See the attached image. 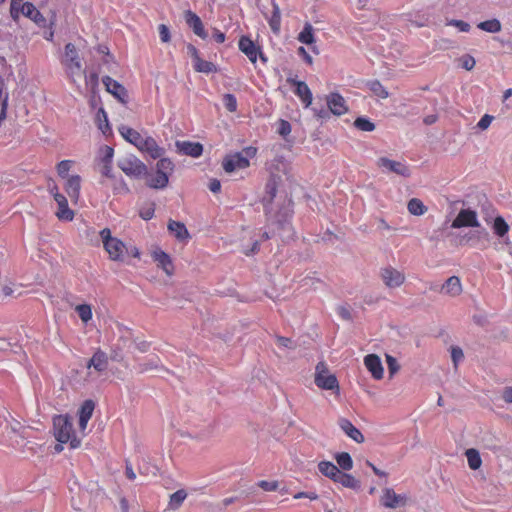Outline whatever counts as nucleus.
Wrapping results in <instances>:
<instances>
[{
    "label": "nucleus",
    "mask_w": 512,
    "mask_h": 512,
    "mask_svg": "<svg viewBox=\"0 0 512 512\" xmlns=\"http://www.w3.org/2000/svg\"><path fill=\"white\" fill-rule=\"evenodd\" d=\"M20 14H23L24 16L30 18L35 23H40L44 21L43 15L30 2L21 3V5L19 6V15Z\"/></svg>",
    "instance_id": "nucleus-28"
},
{
    "label": "nucleus",
    "mask_w": 512,
    "mask_h": 512,
    "mask_svg": "<svg viewBox=\"0 0 512 512\" xmlns=\"http://www.w3.org/2000/svg\"><path fill=\"white\" fill-rule=\"evenodd\" d=\"M465 455H466L468 466L470 469L477 470L481 467L482 459H481L480 453L477 449H475V448L467 449L465 452Z\"/></svg>",
    "instance_id": "nucleus-35"
},
{
    "label": "nucleus",
    "mask_w": 512,
    "mask_h": 512,
    "mask_svg": "<svg viewBox=\"0 0 512 512\" xmlns=\"http://www.w3.org/2000/svg\"><path fill=\"white\" fill-rule=\"evenodd\" d=\"M100 237L109 259L116 262L124 261L125 254L128 252L125 243L116 237H112L109 228L102 229L100 231Z\"/></svg>",
    "instance_id": "nucleus-5"
},
{
    "label": "nucleus",
    "mask_w": 512,
    "mask_h": 512,
    "mask_svg": "<svg viewBox=\"0 0 512 512\" xmlns=\"http://www.w3.org/2000/svg\"><path fill=\"white\" fill-rule=\"evenodd\" d=\"M53 435L59 443H69L71 449L81 445V439L76 436L72 418L68 414L55 415L52 419Z\"/></svg>",
    "instance_id": "nucleus-1"
},
{
    "label": "nucleus",
    "mask_w": 512,
    "mask_h": 512,
    "mask_svg": "<svg viewBox=\"0 0 512 512\" xmlns=\"http://www.w3.org/2000/svg\"><path fill=\"white\" fill-rule=\"evenodd\" d=\"M449 25L455 26L461 32H469L470 31L469 23H467L463 20H451L449 22Z\"/></svg>",
    "instance_id": "nucleus-56"
},
{
    "label": "nucleus",
    "mask_w": 512,
    "mask_h": 512,
    "mask_svg": "<svg viewBox=\"0 0 512 512\" xmlns=\"http://www.w3.org/2000/svg\"><path fill=\"white\" fill-rule=\"evenodd\" d=\"M96 124L98 129L101 130L104 135L111 134V127L108 121V116L102 107L99 108L96 113Z\"/></svg>",
    "instance_id": "nucleus-32"
},
{
    "label": "nucleus",
    "mask_w": 512,
    "mask_h": 512,
    "mask_svg": "<svg viewBox=\"0 0 512 512\" xmlns=\"http://www.w3.org/2000/svg\"><path fill=\"white\" fill-rule=\"evenodd\" d=\"M378 166L380 168L386 169L389 172H393L404 177L410 175L409 169L404 163L394 161L386 157H381L378 160Z\"/></svg>",
    "instance_id": "nucleus-18"
},
{
    "label": "nucleus",
    "mask_w": 512,
    "mask_h": 512,
    "mask_svg": "<svg viewBox=\"0 0 512 512\" xmlns=\"http://www.w3.org/2000/svg\"><path fill=\"white\" fill-rule=\"evenodd\" d=\"M187 498V492L184 489H179L173 494L170 495L169 502H168V508L170 510H177L179 509L185 499Z\"/></svg>",
    "instance_id": "nucleus-34"
},
{
    "label": "nucleus",
    "mask_w": 512,
    "mask_h": 512,
    "mask_svg": "<svg viewBox=\"0 0 512 512\" xmlns=\"http://www.w3.org/2000/svg\"><path fill=\"white\" fill-rule=\"evenodd\" d=\"M185 20L187 25L193 30V32L202 39L207 37V33L204 29V25L200 17L191 10L185 12Z\"/></svg>",
    "instance_id": "nucleus-21"
},
{
    "label": "nucleus",
    "mask_w": 512,
    "mask_h": 512,
    "mask_svg": "<svg viewBox=\"0 0 512 512\" xmlns=\"http://www.w3.org/2000/svg\"><path fill=\"white\" fill-rule=\"evenodd\" d=\"M209 189L213 193H218L221 190V183L218 179H212L209 183Z\"/></svg>",
    "instance_id": "nucleus-59"
},
{
    "label": "nucleus",
    "mask_w": 512,
    "mask_h": 512,
    "mask_svg": "<svg viewBox=\"0 0 512 512\" xmlns=\"http://www.w3.org/2000/svg\"><path fill=\"white\" fill-rule=\"evenodd\" d=\"M74 165L73 160H62L56 165V171L59 177L67 178L68 173Z\"/></svg>",
    "instance_id": "nucleus-44"
},
{
    "label": "nucleus",
    "mask_w": 512,
    "mask_h": 512,
    "mask_svg": "<svg viewBox=\"0 0 512 512\" xmlns=\"http://www.w3.org/2000/svg\"><path fill=\"white\" fill-rule=\"evenodd\" d=\"M335 460L338 467L344 471H349L353 468V460L348 452H340L335 455Z\"/></svg>",
    "instance_id": "nucleus-37"
},
{
    "label": "nucleus",
    "mask_w": 512,
    "mask_h": 512,
    "mask_svg": "<svg viewBox=\"0 0 512 512\" xmlns=\"http://www.w3.org/2000/svg\"><path fill=\"white\" fill-rule=\"evenodd\" d=\"M117 166L130 178L140 179L148 174L146 164L134 155L119 159Z\"/></svg>",
    "instance_id": "nucleus-6"
},
{
    "label": "nucleus",
    "mask_w": 512,
    "mask_h": 512,
    "mask_svg": "<svg viewBox=\"0 0 512 512\" xmlns=\"http://www.w3.org/2000/svg\"><path fill=\"white\" fill-rule=\"evenodd\" d=\"M318 470L323 476L331 479L333 482L340 472V469L338 468L337 465H335L331 461L326 460L320 461L318 463Z\"/></svg>",
    "instance_id": "nucleus-29"
},
{
    "label": "nucleus",
    "mask_w": 512,
    "mask_h": 512,
    "mask_svg": "<svg viewBox=\"0 0 512 512\" xmlns=\"http://www.w3.org/2000/svg\"><path fill=\"white\" fill-rule=\"evenodd\" d=\"M442 291L450 296H458L462 293L461 280L457 276L449 277L442 285Z\"/></svg>",
    "instance_id": "nucleus-27"
},
{
    "label": "nucleus",
    "mask_w": 512,
    "mask_h": 512,
    "mask_svg": "<svg viewBox=\"0 0 512 512\" xmlns=\"http://www.w3.org/2000/svg\"><path fill=\"white\" fill-rule=\"evenodd\" d=\"M291 339L283 336L277 337V344L282 347H290Z\"/></svg>",
    "instance_id": "nucleus-64"
},
{
    "label": "nucleus",
    "mask_w": 512,
    "mask_h": 512,
    "mask_svg": "<svg viewBox=\"0 0 512 512\" xmlns=\"http://www.w3.org/2000/svg\"><path fill=\"white\" fill-rule=\"evenodd\" d=\"M223 104L229 112H235L237 110V99L233 94H224Z\"/></svg>",
    "instance_id": "nucleus-47"
},
{
    "label": "nucleus",
    "mask_w": 512,
    "mask_h": 512,
    "mask_svg": "<svg viewBox=\"0 0 512 512\" xmlns=\"http://www.w3.org/2000/svg\"><path fill=\"white\" fill-rule=\"evenodd\" d=\"M177 147L179 151L184 155H188L194 158L200 157L203 153V146L199 142H177Z\"/></svg>",
    "instance_id": "nucleus-26"
},
{
    "label": "nucleus",
    "mask_w": 512,
    "mask_h": 512,
    "mask_svg": "<svg viewBox=\"0 0 512 512\" xmlns=\"http://www.w3.org/2000/svg\"><path fill=\"white\" fill-rule=\"evenodd\" d=\"M407 209L409 213L415 216H421L425 214L427 211V207L418 198H412L411 200H409Z\"/></svg>",
    "instance_id": "nucleus-36"
},
{
    "label": "nucleus",
    "mask_w": 512,
    "mask_h": 512,
    "mask_svg": "<svg viewBox=\"0 0 512 512\" xmlns=\"http://www.w3.org/2000/svg\"><path fill=\"white\" fill-rule=\"evenodd\" d=\"M193 67L196 72L205 74L216 73L218 71L214 63L203 60L200 56L193 61Z\"/></svg>",
    "instance_id": "nucleus-31"
},
{
    "label": "nucleus",
    "mask_w": 512,
    "mask_h": 512,
    "mask_svg": "<svg viewBox=\"0 0 512 512\" xmlns=\"http://www.w3.org/2000/svg\"><path fill=\"white\" fill-rule=\"evenodd\" d=\"M48 191L50 195L53 197V199L57 198V195H62V193L59 191L58 186L55 183L48 185Z\"/></svg>",
    "instance_id": "nucleus-61"
},
{
    "label": "nucleus",
    "mask_w": 512,
    "mask_h": 512,
    "mask_svg": "<svg viewBox=\"0 0 512 512\" xmlns=\"http://www.w3.org/2000/svg\"><path fill=\"white\" fill-rule=\"evenodd\" d=\"M213 38L217 43H223L226 39V36L223 32L218 29H215L213 32Z\"/></svg>",
    "instance_id": "nucleus-62"
},
{
    "label": "nucleus",
    "mask_w": 512,
    "mask_h": 512,
    "mask_svg": "<svg viewBox=\"0 0 512 512\" xmlns=\"http://www.w3.org/2000/svg\"><path fill=\"white\" fill-rule=\"evenodd\" d=\"M75 310L78 314V316L80 317V319L84 322V323H87L88 321H90L92 319V308L89 304H80V305H77L75 307Z\"/></svg>",
    "instance_id": "nucleus-42"
},
{
    "label": "nucleus",
    "mask_w": 512,
    "mask_h": 512,
    "mask_svg": "<svg viewBox=\"0 0 512 512\" xmlns=\"http://www.w3.org/2000/svg\"><path fill=\"white\" fill-rule=\"evenodd\" d=\"M64 190L70 197L73 203H77L80 198L81 191V177L79 175H72L65 178Z\"/></svg>",
    "instance_id": "nucleus-19"
},
{
    "label": "nucleus",
    "mask_w": 512,
    "mask_h": 512,
    "mask_svg": "<svg viewBox=\"0 0 512 512\" xmlns=\"http://www.w3.org/2000/svg\"><path fill=\"white\" fill-rule=\"evenodd\" d=\"M408 497L405 494H397L392 488H384L380 497V503L385 508L396 509L407 504Z\"/></svg>",
    "instance_id": "nucleus-10"
},
{
    "label": "nucleus",
    "mask_w": 512,
    "mask_h": 512,
    "mask_svg": "<svg viewBox=\"0 0 512 512\" xmlns=\"http://www.w3.org/2000/svg\"><path fill=\"white\" fill-rule=\"evenodd\" d=\"M327 105L330 112L337 116L344 115L348 111L344 97L336 92L327 96Z\"/></svg>",
    "instance_id": "nucleus-16"
},
{
    "label": "nucleus",
    "mask_w": 512,
    "mask_h": 512,
    "mask_svg": "<svg viewBox=\"0 0 512 512\" xmlns=\"http://www.w3.org/2000/svg\"><path fill=\"white\" fill-rule=\"evenodd\" d=\"M461 66L470 71L475 67L476 61L471 55H464L459 59Z\"/></svg>",
    "instance_id": "nucleus-50"
},
{
    "label": "nucleus",
    "mask_w": 512,
    "mask_h": 512,
    "mask_svg": "<svg viewBox=\"0 0 512 512\" xmlns=\"http://www.w3.org/2000/svg\"><path fill=\"white\" fill-rule=\"evenodd\" d=\"M339 426L342 431L351 439H353L357 443L364 442V436L361 431L355 427L352 422L346 418H342L339 420Z\"/></svg>",
    "instance_id": "nucleus-24"
},
{
    "label": "nucleus",
    "mask_w": 512,
    "mask_h": 512,
    "mask_svg": "<svg viewBox=\"0 0 512 512\" xmlns=\"http://www.w3.org/2000/svg\"><path fill=\"white\" fill-rule=\"evenodd\" d=\"M493 121V116L491 115H488V114H485L478 122L477 126L481 129V130H485L487 129L491 122Z\"/></svg>",
    "instance_id": "nucleus-57"
},
{
    "label": "nucleus",
    "mask_w": 512,
    "mask_h": 512,
    "mask_svg": "<svg viewBox=\"0 0 512 512\" xmlns=\"http://www.w3.org/2000/svg\"><path fill=\"white\" fill-rule=\"evenodd\" d=\"M334 482L350 489H358L360 487L359 480H357L353 475L344 473L342 471L339 472Z\"/></svg>",
    "instance_id": "nucleus-30"
},
{
    "label": "nucleus",
    "mask_w": 512,
    "mask_h": 512,
    "mask_svg": "<svg viewBox=\"0 0 512 512\" xmlns=\"http://www.w3.org/2000/svg\"><path fill=\"white\" fill-rule=\"evenodd\" d=\"M187 51L193 61L200 56L198 49L193 44L187 45Z\"/></svg>",
    "instance_id": "nucleus-60"
},
{
    "label": "nucleus",
    "mask_w": 512,
    "mask_h": 512,
    "mask_svg": "<svg viewBox=\"0 0 512 512\" xmlns=\"http://www.w3.org/2000/svg\"><path fill=\"white\" fill-rule=\"evenodd\" d=\"M298 54L300 56L303 57L304 61L309 64V65H312L313 63V59L312 57L310 56V54L306 51V49L303 47V46H300L297 50Z\"/></svg>",
    "instance_id": "nucleus-58"
},
{
    "label": "nucleus",
    "mask_w": 512,
    "mask_h": 512,
    "mask_svg": "<svg viewBox=\"0 0 512 512\" xmlns=\"http://www.w3.org/2000/svg\"><path fill=\"white\" fill-rule=\"evenodd\" d=\"M61 64L64 67L67 77L76 82V78L85 75L82 58L80 57L76 46L73 43H67L61 58Z\"/></svg>",
    "instance_id": "nucleus-2"
},
{
    "label": "nucleus",
    "mask_w": 512,
    "mask_h": 512,
    "mask_svg": "<svg viewBox=\"0 0 512 512\" xmlns=\"http://www.w3.org/2000/svg\"><path fill=\"white\" fill-rule=\"evenodd\" d=\"M261 489L264 491H275L278 488V482L277 481H266L261 480L257 484Z\"/></svg>",
    "instance_id": "nucleus-51"
},
{
    "label": "nucleus",
    "mask_w": 512,
    "mask_h": 512,
    "mask_svg": "<svg viewBox=\"0 0 512 512\" xmlns=\"http://www.w3.org/2000/svg\"><path fill=\"white\" fill-rule=\"evenodd\" d=\"M142 153L149 155L152 159L161 158L164 154V148L160 147L156 140L151 136H145V141L143 142V148L141 149Z\"/></svg>",
    "instance_id": "nucleus-23"
},
{
    "label": "nucleus",
    "mask_w": 512,
    "mask_h": 512,
    "mask_svg": "<svg viewBox=\"0 0 512 512\" xmlns=\"http://www.w3.org/2000/svg\"><path fill=\"white\" fill-rule=\"evenodd\" d=\"M238 48L253 64L257 62L258 58H260L263 62L267 61V58L263 54L261 47L255 44L249 36L240 37L238 41Z\"/></svg>",
    "instance_id": "nucleus-9"
},
{
    "label": "nucleus",
    "mask_w": 512,
    "mask_h": 512,
    "mask_svg": "<svg viewBox=\"0 0 512 512\" xmlns=\"http://www.w3.org/2000/svg\"><path fill=\"white\" fill-rule=\"evenodd\" d=\"M159 36L163 43H167L171 39L169 28L165 24H160L158 27Z\"/></svg>",
    "instance_id": "nucleus-52"
},
{
    "label": "nucleus",
    "mask_w": 512,
    "mask_h": 512,
    "mask_svg": "<svg viewBox=\"0 0 512 512\" xmlns=\"http://www.w3.org/2000/svg\"><path fill=\"white\" fill-rule=\"evenodd\" d=\"M368 87L375 96L381 99H386L389 97V92L378 80L370 81L368 83Z\"/></svg>",
    "instance_id": "nucleus-41"
},
{
    "label": "nucleus",
    "mask_w": 512,
    "mask_h": 512,
    "mask_svg": "<svg viewBox=\"0 0 512 512\" xmlns=\"http://www.w3.org/2000/svg\"><path fill=\"white\" fill-rule=\"evenodd\" d=\"M502 397L506 403H512V387L505 388Z\"/></svg>",
    "instance_id": "nucleus-63"
},
{
    "label": "nucleus",
    "mask_w": 512,
    "mask_h": 512,
    "mask_svg": "<svg viewBox=\"0 0 512 512\" xmlns=\"http://www.w3.org/2000/svg\"><path fill=\"white\" fill-rule=\"evenodd\" d=\"M21 3H23V0H11L10 14L15 21L19 18V6Z\"/></svg>",
    "instance_id": "nucleus-55"
},
{
    "label": "nucleus",
    "mask_w": 512,
    "mask_h": 512,
    "mask_svg": "<svg viewBox=\"0 0 512 512\" xmlns=\"http://www.w3.org/2000/svg\"><path fill=\"white\" fill-rule=\"evenodd\" d=\"M477 27L489 33H498L502 28L500 21L495 18L480 22L478 23Z\"/></svg>",
    "instance_id": "nucleus-38"
},
{
    "label": "nucleus",
    "mask_w": 512,
    "mask_h": 512,
    "mask_svg": "<svg viewBox=\"0 0 512 512\" xmlns=\"http://www.w3.org/2000/svg\"><path fill=\"white\" fill-rule=\"evenodd\" d=\"M257 151L256 147L248 146L240 152L227 155L222 162L224 171L232 173L236 170L248 168L250 166V159L256 156Z\"/></svg>",
    "instance_id": "nucleus-4"
},
{
    "label": "nucleus",
    "mask_w": 512,
    "mask_h": 512,
    "mask_svg": "<svg viewBox=\"0 0 512 512\" xmlns=\"http://www.w3.org/2000/svg\"><path fill=\"white\" fill-rule=\"evenodd\" d=\"M354 126L361 131L371 132L375 129V124L369 119L364 117H358L354 121Z\"/></svg>",
    "instance_id": "nucleus-46"
},
{
    "label": "nucleus",
    "mask_w": 512,
    "mask_h": 512,
    "mask_svg": "<svg viewBox=\"0 0 512 512\" xmlns=\"http://www.w3.org/2000/svg\"><path fill=\"white\" fill-rule=\"evenodd\" d=\"M168 231L180 242H187L190 234L184 223L170 219L167 225Z\"/></svg>",
    "instance_id": "nucleus-22"
},
{
    "label": "nucleus",
    "mask_w": 512,
    "mask_h": 512,
    "mask_svg": "<svg viewBox=\"0 0 512 512\" xmlns=\"http://www.w3.org/2000/svg\"><path fill=\"white\" fill-rule=\"evenodd\" d=\"M364 365L375 380H381L384 376V369L381 359L376 354H368L364 357Z\"/></svg>",
    "instance_id": "nucleus-14"
},
{
    "label": "nucleus",
    "mask_w": 512,
    "mask_h": 512,
    "mask_svg": "<svg viewBox=\"0 0 512 512\" xmlns=\"http://www.w3.org/2000/svg\"><path fill=\"white\" fill-rule=\"evenodd\" d=\"M153 260L157 263L158 267L171 276L174 273V265L171 257L161 249H157L152 253Z\"/></svg>",
    "instance_id": "nucleus-20"
},
{
    "label": "nucleus",
    "mask_w": 512,
    "mask_h": 512,
    "mask_svg": "<svg viewBox=\"0 0 512 512\" xmlns=\"http://www.w3.org/2000/svg\"><path fill=\"white\" fill-rule=\"evenodd\" d=\"M477 213L471 209H462L452 221L451 227L459 229L463 227H479Z\"/></svg>",
    "instance_id": "nucleus-12"
},
{
    "label": "nucleus",
    "mask_w": 512,
    "mask_h": 512,
    "mask_svg": "<svg viewBox=\"0 0 512 512\" xmlns=\"http://www.w3.org/2000/svg\"><path fill=\"white\" fill-rule=\"evenodd\" d=\"M118 131L120 135L130 144L134 145L141 137V133H139L137 130L127 126V125H120L118 127Z\"/></svg>",
    "instance_id": "nucleus-33"
},
{
    "label": "nucleus",
    "mask_w": 512,
    "mask_h": 512,
    "mask_svg": "<svg viewBox=\"0 0 512 512\" xmlns=\"http://www.w3.org/2000/svg\"><path fill=\"white\" fill-rule=\"evenodd\" d=\"M509 225L502 216L494 219L493 231L498 237H504L509 232Z\"/></svg>",
    "instance_id": "nucleus-39"
},
{
    "label": "nucleus",
    "mask_w": 512,
    "mask_h": 512,
    "mask_svg": "<svg viewBox=\"0 0 512 512\" xmlns=\"http://www.w3.org/2000/svg\"><path fill=\"white\" fill-rule=\"evenodd\" d=\"M278 133L285 137L291 133V125L288 121L281 119L279 121Z\"/></svg>",
    "instance_id": "nucleus-54"
},
{
    "label": "nucleus",
    "mask_w": 512,
    "mask_h": 512,
    "mask_svg": "<svg viewBox=\"0 0 512 512\" xmlns=\"http://www.w3.org/2000/svg\"><path fill=\"white\" fill-rule=\"evenodd\" d=\"M464 357L463 351L460 347H452L451 349V358L454 363V366L457 367L458 362L461 361Z\"/></svg>",
    "instance_id": "nucleus-53"
},
{
    "label": "nucleus",
    "mask_w": 512,
    "mask_h": 512,
    "mask_svg": "<svg viewBox=\"0 0 512 512\" xmlns=\"http://www.w3.org/2000/svg\"><path fill=\"white\" fill-rule=\"evenodd\" d=\"M298 40L303 43L310 45L315 42L313 33V27L310 23H306L303 30L298 35Z\"/></svg>",
    "instance_id": "nucleus-40"
},
{
    "label": "nucleus",
    "mask_w": 512,
    "mask_h": 512,
    "mask_svg": "<svg viewBox=\"0 0 512 512\" xmlns=\"http://www.w3.org/2000/svg\"><path fill=\"white\" fill-rule=\"evenodd\" d=\"M54 201L57 204V210L55 211L56 217L61 221H72L75 213L69 208L66 196L64 194L57 195V198H55Z\"/></svg>",
    "instance_id": "nucleus-15"
},
{
    "label": "nucleus",
    "mask_w": 512,
    "mask_h": 512,
    "mask_svg": "<svg viewBox=\"0 0 512 512\" xmlns=\"http://www.w3.org/2000/svg\"><path fill=\"white\" fill-rule=\"evenodd\" d=\"M287 82L295 86L294 93L300 98V100L309 107L312 104V92L308 85L304 81H299L294 78H287Z\"/></svg>",
    "instance_id": "nucleus-17"
},
{
    "label": "nucleus",
    "mask_w": 512,
    "mask_h": 512,
    "mask_svg": "<svg viewBox=\"0 0 512 512\" xmlns=\"http://www.w3.org/2000/svg\"><path fill=\"white\" fill-rule=\"evenodd\" d=\"M386 363L388 366V371H389L390 376H393L394 374H396L399 371L400 365L398 364L396 358H394L393 356L387 354L386 355Z\"/></svg>",
    "instance_id": "nucleus-49"
},
{
    "label": "nucleus",
    "mask_w": 512,
    "mask_h": 512,
    "mask_svg": "<svg viewBox=\"0 0 512 512\" xmlns=\"http://www.w3.org/2000/svg\"><path fill=\"white\" fill-rule=\"evenodd\" d=\"M380 276L384 284L389 288L400 287L405 282V274L392 266L381 269Z\"/></svg>",
    "instance_id": "nucleus-11"
},
{
    "label": "nucleus",
    "mask_w": 512,
    "mask_h": 512,
    "mask_svg": "<svg viewBox=\"0 0 512 512\" xmlns=\"http://www.w3.org/2000/svg\"><path fill=\"white\" fill-rule=\"evenodd\" d=\"M113 157L114 149L112 147L104 145L100 148L96 162L98 170L104 178L116 179L113 174Z\"/></svg>",
    "instance_id": "nucleus-8"
},
{
    "label": "nucleus",
    "mask_w": 512,
    "mask_h": 512,
    "mask_svg": "<svg viewBox=\"0 0 512 512\" xmlns=\"http://www.w3.org/2000/svg\"><path fill=\"white\" fill-rule=\"evenodd\" d=\"M102 82L106 90L110 94H112L117 100H119L123 104L127 103L128 93L126 88L121 83L114 80L110 76H104Z\"/></svg>",
    "instance_id": "nucleus-13"
},
{
    "label": "nucleus",
    "mask_w": 512,
    "mask_h": 512,
    "mask_svg": "<svg viewBox=\"0 0 512 512\" xmlns=\"http://www.w3.org/2000/svg\"><path fill=\"white\" fill-rule=\"evenodd\" d=\"M314 382L317 387L323 390L339 391V382L334 374L329 373L324 362H319L315 368Z\"/></svg>",
    "instance_id": "nucleus-7"
},
{
    "label": "nucleus",
    "mask_w": 512,
    "mask_h": 512,
    "mask_svg": "<svg viewBox=\"0 0 512 512\" xmlns=\"http://www.w3.org/2000/svg\"><path fill=\"white\" fill-rule=\"evenodd\" d=\"M175 165L169 158H160L156 163L155 174H148L146 178V185L152 189H164L169 183V175L173 173Z\"/></svg>",
    "instance_id": "nucleus-3"
},
{
    "label": "nucleus",
    "mask_w": 512,
    "mask_h": 512,
    "mask_svg": "<svg viewBox=\"0 0 512 512\" xmlns=\"http://www.w3.org/2000/svg\"><path fill=\"white\" fill-rule=\"evenodd\" d=\"M268 23H269V26H270L271 30L274 33H278L279 32L280 25H281V15H280V10H279L277 5L274 6L272 15H271Z\"/></svg>",
    "instance_id": "nucleus-43"
},
{
    "label": "nucleus",
    "mask_w": 512,
    "mask_h": 512,
    "mask_svg": "<svg viewBox=\"0 0 512 512\" xmlns=\"http://www.w3.org/2000/svg\"><path fill=\"white\" fill-rule=\"evenodd\" d=\"M94 409L95 403L92 400H85L79 409V417L91 419Z\"/></svg>",
    "instance_id": "nucleus-45"
},
{
    "label": "nucleus",
    "mask_w": 512,
    "mask_h": 512,
    "mask_svg": "<svg viewBox=\"0 0 512 512\" xmlns=\"http://www.w3.org/2000/svg\"><path fill=\"white\" fill-rule=\"evenodd\" d=\"M91 367H93L97 372L105 371L108 367L107 354L101 349H97V351L93 354L87 363V368Z\"/></svg>",
    "instance_id": "nucleus-25"
},
{
    "label": "nucleus",
    "mask_w": 512,
    "mask_h": 512,
    "mask_svg": "<svg viewBox=\"0 0 512 512\" xmlns=\"http://www.w3.org/2000/svg\"><path fill=\"white\" fill-rule=\"evenodd\" d=\"M154 213H155V204L154 203H150V204H147L146 206H143L139 211L140 217L144 220L152 219L154 217Z\"/></svg>",
    "instance_id": "nucleus-48"
}]
</instances>
